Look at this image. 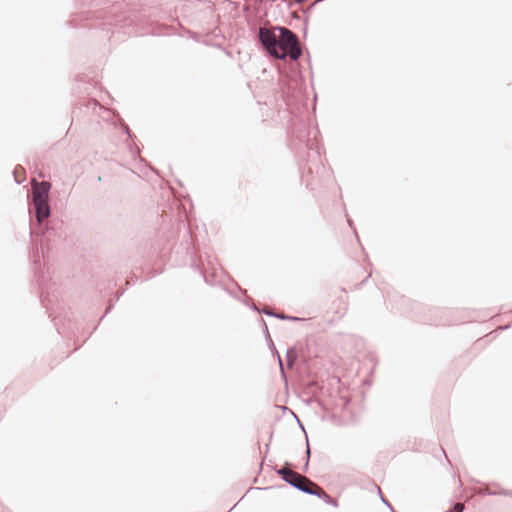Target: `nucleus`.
<instances>
[{
    "label": "nucleus",
    "instance_id": "obj_1",
    "mask_svg": "<svg viewBox=\"0 0 512 512\" xmlns=\"http://www.w3.org/2000/svg\"><path fill=\"white\" fill-rule=\"evenodd\" d=\"M51 184L47 181L37 182L35 181L32 185V197L30 201V212H34L36 221L40 227L45 225V228L41 231V255L37 250L31 255L36 282L40 290V300L42 304L47 307L48 303H52L53 298H57L55 295L54 286L56 282L52 281V277L49 271H43L40 258L44 256L45 247L48 248L49 242L54 239H60L63 236L61 228H57L59 223L54 221L47 222L46 220L50 216V205H49V191Z\"/></svg>",
    "mask_w": 512,
    "mask_h": 512
},
{
    "label": "nucleus",
    "instance_id": "obj_2",
    "mask_svg": "<svg viewBox=\"0 0 512 512\" xmlns=\"http://www.w3.org/2000/svg\"><path fill=\"white\" fill-rule=\"evenodd\" d=\"M276 29L279 32L277 49L287 53L292 61H297L302 55L297 35L284 26H276Z\"/></svg>",
    "mask_w": 512,
    "mask_h": 512
},
{
    "label": "nucleus",
    "instance_id": "obj_3",
    "mask_svg": "<svg viewBox=\"0 0 512 512\" xmlns=\"http://www.w3.org/2000/svg\"><path fill=\"white\" fill-rule=\"evenodd\" d=\"M276 29L279 32L277 49L287 53L292 61H297L302 55L297 35L284 26H276Z\"/></svg>",
    "mask_w": 512,
    "mask_h": 512
},
{
    "label": "nucleus",
    "instance_id": "obj_4",
    "mask_svg": "<svg viewBox=\"0 0 512 512\" xmlns=\"http://www.w3.org/2000/svg\"><path fill=\"white\" fill-rule=\"evenodd\" d=\"M276 27L270 28L267 26H260L258 28V40L261 43L263 50L276 60H284L287 53L279 51L278 35H276Z\"/></svg>",
    "mask_w": 512,
    "mask_h": 512
},
{
    "label": "nucleus",
    "instance_id": "obj_5",
    "mask_svg": "<svg viewBox=\"0 0 512 512\" xmlns=\"http://www.w3.org/2000/svg\"><path fill=\"white\" fill-rule=\"evenodd\" d=\"M188 236H189V242L187 246V254L191 256L192 259V266L199 271V273L203 276L204 282L209 285H214L217 282V278L219 276V269L214 264L213 260L208 258L207 263L210 267L211 273L210 275L207 274L205 268L203 265H199L194 260V254H195V243L192 236V233L190 229L188 230Z\"/></svg>",
    "mask_w": 512,
    "mask_h": 512
},
{
    "label": "nucleus",
    "instance_id": "obj_6",
    "mask_svg": "<svg viewBox=\"0 0 512 512\" xmlns=\"http://www.w3.org/2000/svg\"><path fill=\"white\" fill-rule=\"evenodd\" d=\"M276 473L290 486L296 488L303 493H310L311 481L305 476L286 467H281L276 470Z\"/></svg>",
    "mask_w": 512,
    "mask_h": 512
},
{
    "label": "nucleus",
    "instance_id": "obj_7",
    "mask_svg": "<svg viewBox=\"0 0 512 512\" xmlns=\"http://www.w3.org/2000/svg\"><path fill=\"white\" fill-rule=\"evenodd\" d=\"M308 495L317 496L320 499H322L326 504L331 505L333 507H338L339 503L336 499L332 498L329 494H327L325 491L320 490L317 488L315 483H311L310 485V493H307Z\"/></svg>",
    "mask_w": 512,
    "mask_h": 512
},
{
    "label": "nucleus",
    "instance_id": "obj_8",
    "mask_svg": "<svg viewBox=\"0 0 512 512\" xmlns=\"http://www.w3.org/2000/svg\"><path fill=\"white\" fill-rule=\"evenodd\" d=\"M251 308L253 310L261 312V313H263V314H265L267 316H272V317L278 318L280 320L291 321V322H297V321H301L302 320L299 317L278 313V312L272 311L270 309L258 310V308L254 304L251 306Z\"/></svg>",
    "mask_w": 512,
    "mask_h": 512
},
{
    "label": "nucleus",
    "instance_id": "obj_9",
    "mask_svg": "<svg viewBox=\"0 0 512 512\" xmlns=\"http://www.w3.org/2000/svg\"><path fill=\"white\" fill-rule=\"evenodd\" d=\"M298 358L297 350L295 347H289L286 351V362L289 368H292Z\"/></svg>",
    "mask_w": 512,
    "mask_h": 512
},
{
    "label": "nucleus",
    "instance_id": "obj_10",
    "mask_svg": "<svg viewBox=\"0 0 512 512\" xmlns=\"http://www.w3.org/2000/svg\"><path fill=\"white\" fill-rule=\"evenodd\" d=\"M268 346L271 349L272 353L276 355V357L278 359L279 366H280L281 374H282L283 377H285V372H284V368H283V364H282V359H281V356L278 353L274 343L273 342H272V344L268 343Z\"/></svg>",
    "mask_w": 512,
    "mask_h": 512
},
{
    "label": "nucleus",
    "instance_id": "obj_11",
    "mask_svg": "<svg viewBox=\"0 0 512 512\" xmlns=\"http://www.w3.org/2000/svg\"><path fill=\"white\" fill-rule=\"evenodd\" d=\"M87 107L88 108H92L93 110H95L97 107L100 109V110H103L105 113H107L108 115L110 114V111L104 109L96 100L94 99H91L88 101L87 103Z\"/></svg>",
    "mask_w": 512,
    "mask_h": 512
},
{
    "label": "nucleus",
    "instance_id": "obj_12",
    "mask_svg": "<svg viewBox=\"0 0 512 512\" xmlns=\"http://www.w3.org/2000/svg\"><path fill=\"white\" fill-rule=\"evenodd\" d=\"M464 509H465V506L463 503L456 502V503H454L452 508L447 512H463Z\"/></svg>",
    "mask_w": 512,
    "mask_h": 512
},
{
    "label": "nucleus",
    "instance_id": "obj_13",
    "mask_svg": "<svg viewBox=\"0 0 512 512\" xmlns=\"http://www.w3.org/2000/svg\"><path fill=\"white\" fill-rule=\"evenodd\" d=\"M478 494L494 496V495H496V492L490 490L487 486H485V487L479 489Z\"/></svg>",
    "mask_w": 512,
    "mask_h": 512
},
{
    "label": "nucleus",
    "instance_id": "obj_14",
    "mask_svg": "<svg viewBox=\"0 0 512 512\" xmlns=\"http://www.w3.org/2000/svg\"><path fill=\"white\" fill-rule=\"evenodd\" d=\"M262 323H263V327H264L265 339H266L267 343H271L272 344V338L270 336L267 324H266V322L264 320H262Z\"/></svg>",
    "mask_w": 512,
    "mask_h": 512
},
{
    "label": "nucleus",
    "instance_id": "obj_15",
    "mask_svg": "<svg viewBox=\"0 0 512 512\" xmlns=\"http://www.w3.org/2000/svg\"><path fill=\"white\" fill-rule=\"evenodd\" d=\"M378 493L380 495L381 501L392 511L395 512L390 502L382 495V492L379 487H377Z\"/></svg>",
    "mask_w": 512,
    "mask_h": 512
},
{
    "label": "nucleus",
    "instance_id": "obj_16",
    "mask_svg": "<svg viewBox=\"0 0 512 512\" xmlns=\"http://www.w3.org/2000/svg\"><path fill=\"white\" fill-rule=\"evenodd\" d=\"M496 492V495H502V496H512V490H505V489H499Z\"/></svg>",
    "mask_w": 512,
    "mask_h": 512
},
{
    "label": "nucleus",
    "instance_id": "obj_17",
    "mask_svg": "<svg viewBox=\"0 0 512 512\" xmlns=\"http://www.w3.org/2000/svg\"><path fill=\"white\" fill-rule=\"evenodd\" d=\"M306 442H307V447H306V451H305L306 459L310 460L311 449L309 446L308 438H306Z\"/></svg>",
    "mask_w": 512,
    "mask_h": 512
},
{
    "label": "nucleus",
    "instance_id": "obj_18",
    "mask_svg": "<svg viewBox=\"0 0 512 512\" xmlns=\"http://www.w3.org/2000/svg\"><path fill=\"white\" fill-rule=\"evenodd\" d=\"M112 309H113V303L109 304V306L107 307V309H106L104 315L102 316V318L105 317Z\"/></svg>",
    "mask_w": 512,
    "mask_h": 512
},
{
    "label": "nucleus",
    "instance_id": "obj_19",
    "mask_svg": "<svg viewBox=\"0 0 512 512\" xmlns=\"http://www.w3.org/2000/svg\"><path fill=\"white\" fill-rule=\"evenodd\" d=\"M123 128L125 129V131H126L127 135H128L129 137H131V132H130V130H129V128H128V126L124 124V125H123Z\"/></svg>",
    "mask_w": 512,
    "mask_h": 512
},
{
    "label": "nucleus",
    "instance_id": "obj_20",
    "mask_svg": "<svg viewBox=\"0 0 512 512\" xmlns=\"http://www.w3.org/2000/svg\"><path fill=\"white\" fill-rule=\"evenodd\" d=\"M308 467H309V460H308V459H306L305 464H304V467H303V470H304V471H307Z\"/></svg>",
    "mask_w": 512,
    "mask_h": 512
},
{
    "label": "nucleus",
    "instance_id": "obj_21",
    "mask_svg": "<svg viewBox=\"0 0 512 512\" xmlns=\"http://www.w3.org/2000/svg\"><path fill=\"white\" fill-rule=\"evenodd\" d=\"M370 276L371 274H369L359 285L362 286L364 283H366Z\"/></svg>",
    "mask_w": 512,
    "mask_h": 512
},
{
    "label": "nucleus",
    "instance_id": "obj_22",
    "mask_svg": "<svg viewBox=\"0 0 512 512\" xmlns=\"http://www.w3.org/2000/svg\"><path fill=\"white\" fill-rule=\"evenodd\" d=\"M347 222H348L349 226L351 228H353V222H352V220L349 217L347 218Z\"/></svg>",
    "mask_w": 512,
    "mask_h": 512
},
{
    "label": "nucleus",
    "instance_id": "obj_23",
    "mask_svg": "<svg viewBox=\"0 0 512 512\" xmlns=\"http://www.w3.org/2000/svg\"><path fill=\"white\" fill-rule=\"evenodd\" d=\"M14 175H16V174L14 173ZM15 181H16L17 184H21L22 183V180H20L17 176H15Z\"/></svg>",
    "mask_w": 512,
    "mask_h": 512
},
{
    "label": "nucleus",
    "instance_id": "obj_24",
    "mask_svg": "<svg viewBox=\"0 0 512 512\" xmlns=\"http://www.w3.org/2000/svg\"><path fill=\"white\" fill-rule=\"evenodd\" d=\"M314 154L316 157H320V151L318 148L315 150Z\"/></svg>",
    "mask_w": 512,
    "mask_h": 512
},
{
    "label": "nucleus",
    "instance_id": "obj_25",
    "mask_svg": "<svg viewBox=\"0 0 512 512\" xmlns=\"http://www.w3.org/2000/svg\"><path fill=\"white\" fill-rule=\"evenodd\" d=\"M122 295H123V291H122V292H120V293L116 296V301H118Z\"/></svg>",
    "mask_w": 512,
    "mask_h": 512
},
{
    "label": "nucleus",
    "instance_id": "obj_26",
    "mask_svg": "<svg viewBox=\"0 0 512 512\" xmlns=\"http://www.w3.org/2000/svg\"><path fill=\"white\" fill-rule=\"evenodd\" d=\"M308 173L312 174L313 173V169L310 165H308Z\"/></svg>",
    "mask_w": 512,
    "mask_h": 512
},
{
    "label": "nucleus",
    "instance_id": "obj_27",
    "mask_svg": "<svg viewBox=\"0 0 512 512\" xmlns=\"http://www.w3.org/2000/svg\"><path fill=\"white\" fill-rule=\"evenodd\" d=\"M323 1H324V0H315V1H314V5H317V4H319V3L323 2Z\"/></svg>",
    "mask_w": 512,
    "mask_h": 512
},
{
    "label": "nucleus",
    "instance_id": "obj_28",
    "mask_svg": "<svg viewBox=\"0 0 512 512\" xmlns=\"http://www.w3.org/2000/svg\"><path fill=\"white\" fill-rule=\"evenodd\" d=\"M316 5H314V2L310 5V9L314 8Z\"/></svg>",
    "mask_w": 512,
    "mask_h": 512
}]
</instances>
